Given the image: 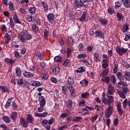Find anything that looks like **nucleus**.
<instances>
[{"instance_id": "obj_32", "label": "nucleus", "mask_w": 130, "mask_h": 130, "mask_svg": "<svg viewBox=\"0 0 130 130\" xmlns=\"http://www.w3.org/2000/svg\"><path fill=\"white\" fill-rule=\"evenodd\" d=\"M69 87H72L74 85V78L69 77L68 80Z\"/></svg>"}, {"instance_id": "obj_27", "label": "nucleus", "mask_w": 130, "mask_h": 130, "mask_svg": "<svg viewBox=\"0 0 130 130\" xmlns=\"http://www.w3.org/2000/svg\"><path fill=\"white\" fill-rule=\"evenodd\" d=\"M124 77L126 81L129 82L130 81V72L125 71L124 73Z\"/></svg>"}, {"instance_id": "obj_3", "label": "nucleus", "mask_w": 130, "mask_h": 130, "mask_svg": "<svg viewBox=\"0 0 130 130\" xmlns=\"http://www.w3.org/2000/svg\"><path fill=\"white\" fill-rule=\"evenodd\" d=\"M26 30L21 31L20 34H18V37L20 39V41L22 43H26Z\"/></svg>"}, {"instance_id": "obj_25", "label": "nucleus", "mask_w": 130, "mask_h": 130, "mask_svg": "<svg viewBox=\"0 0 130 130\" xmlns=\"http://www.w3.org/2000/svg\"><path fill=\"white\" fill-rule=\"evenodd\" d=\"M107 97L108 105H109V104L110 105V104L113 103V102H114V99L113 98V96L108 95V94Z\"/></svg>"}, {"instance_id": "obj_61", "label": "nucleus", "mask_w": 130, "mask_h": 130, "mask_svg": "<svg viewBox=\"0 0 130 130\" xmlns=\"http://www.w3.org/2000/svg\"><path fill=\"white\" fill-rule=\"evenodd\" d=\"M122 88V91L124 94H126L128 92V88L127 87L123 86Z\"/></svg>"}, {"instance_id": "obj_44", "label": "nucleus", "mask_w": 130, "mask_h": 130, "mask_svg": "<svg viewBox=\"0 0 130 130\" xmlns=\"http://www.w3.org/2000/svg\"><path fill=\"white\" fill-rule=\"evenodd\" d=\"M122 5V3H121V2H119V1H117L115 4L114 8L116 10H117V9H119V8H121Z\"/></svg>"}, {"instance_id": "obj_48", "label": "nucleus", "mask_w": 130, "mask_h": 130, "mask_svg": "<svg viewBox=\"0 0 130 130\" xmlns=\"http://www.w3.org/2000/svg\"><path fill=\"white\" fill-rule=\"evenodd\" d=\"M16 82L20 86V87H22L23 86V84H24V81H23V79L22 78H18L16 79Z\"/></svg>"}, {"instance_id": "obj_9", "label": "nucleus", "mask_w": 130, "mask_h": 130, "mask_svg": "<svg viewBox=\"0 0 130 130\" xmlns=\"http://www.w3.org/2000/svg\"><path fill=\"white\" fill-rule=\"evenodd\" d=\"M85 5H82L81 4V2L80 0H74L73 6L74 8H76V9H79V8H81V7H84Z\"/></svg>"}, {"instance_id": "obj_33", "label": "nucleus", "mask_w": 130, "mask_h": 130, "mask_svg": "<svg viewBox=\"0 0 130 130\" xmlns=\"http://www.w3.org/2000/svg\"><path fill=\"white\" fill-rule=\"evenodd\" d=\"M13 100L12 98H10L8 100L7 102H6V104L5 105V108L6 109H8L9 107L11 106V103H12V101Z\"/></svg>"}, {"instance_id": "obj_12", "label": "nucleus", "mask_w": 130, "mask_h": 130, "mask_svg": "<svg viewBox=\"0 0 130 130\" xmlns=\"http://www.w3.org/2000/svg\"><path fill=\"white\" fill-rule=\"evenodd\" d=\"M23 76L24 77H25V78H27V79L30 78H34V75L33 73L28 71H24L23 72Z\"/></svg>"}, {"instance_id": "obj_20", "label": "nucleus", "mask_w": 130, "mask_h": 130, "mask_svg": "<svg viewBox=\"0 0 130 130\" xmlns=\"http://www.w3.org/2000/svg\"><path fill=\"white\" fill-rule=\"evenodd\" d=\"M109 73V69H106L103 70L101 74V77H102V78H104V77H106L107 75Z\"/></svg>"}, {"instance_id": "obj_54", "label": "nucleus", "mask_w": 130, "mask_h": 130, "mask_svg": "<svg viewBox=\"0 0 130 130\" xmlns=\"http://www.w3.org/2000/svg\"><path fill=\"white\" fill-rule=\"evenodd\" d=\"M54 60L55 62H61V56H56Z\"/></svg>"}, {"instance_id": "obj_4", "label": "nucleus", "mask_w": 130, "mask_h": 130, "mask_svg": "<svg viewBox=\"0 0 130 130\" xmlns=\"http://www.w3.org/2000/svg\"><path fill=\"white\" fill-rule=\"evenodd\" d=\"M115 92V88L112 86V84H109L108 86L107 95H114Z\"/></svg>"}, {"instance_id": "obj_51", "label": "nucleus", "mask_w": 130, "mask_h": 130, "mask_svg": "<svg viewBox=\"0 0 130 130\" xmlns=\"http://www.w3.org/2000/svg\"><path fill=\"white\" fill-rule=\"evenodd\" d=\"M117 93L118 95H119L120 97L122 98V99H125L126 98L125 94H124V93L122 91H118Z\"/></svg>"}, {"instance_id": "obj_41", "label": "nucleus", "mask_w": 130, "mask_h": 130, "mask_svg": "<svg viewBox=\"0 0 130 130\" xmlns=\"http://www.w3.org/2000/svg\"><path fill=\"white\" fill-rule=\"evenodd\" d=\"M31 28L32 29V32H34V33H37V31L39 30V28H38V26L35 24H32Z\"/></svg>"}, {"instance_id": "obj_36", "label": "nucleus", "mask_w": 130, "mask_h": 130, "mask_svg": "<svg viewBox=\"0 0 130 130\" xmlns=\"http://www.w3.org/2000/svg\"><path fill=\"white\" fill-rule=\"evenodd\" d=\"M4 39L6 43H8L11 41V38L10 37V35L8 33H6L4 36Z\"/></svg>"}, {"instance_id": "obj_1", "label": "nucleus", "mask_w": 130, "mask_h": 130, "mask_svg": "<svg viewBox=\"0 0 130 130\" xmlns=\"http://www.w3.org/2000/svg\"><path fill=\"white\" fill-rule=\"evenodd\" d=\"M108 107L106 109V111L105 112V116L106 118H109L111 115H112V113H113V111H114V107L113 106H111L110 104L108 105Z\"/></svg>"}, {"instance_id": "obj_35", "label": "nucleus", "mask_w": 130, "mask_h": 130, "mask_svg": "<svg viewBox=\"0 0 130 130\" xmlns=\"http://www.w3.org/2000/svg\"><path fill=\"white\" fill-rule=\"evenodd\" d=\"M26 21H27V22H34L35 18H34V17L32 16L31 15L29 14L27 16Z\"/></svg>"}, {"instance_id": "obj_5", "label": "nucleus", "mask_w": 130, "mask_h": 130, "mask_svg": "<svg viewBox=\"0 0 130 130\" xmlns=\"http://www.w3.org/2000/svg\"><path fill=\"white\" fill-rule=\"evenodd\" d=\"M47 18L50 24H53L55 22V15L53 13H49L47 15Z\"/></svg>"}, {"instance_id": "obj_28", "label": "nucleus", "mask_w": 130, "mask_h": 130, "mask_svg": "<svg viewBox=\"0 0 130 130\" xmlns=\"http://www.w3.org/2000/svg\"><path fill=\"white\" fill-rule=\"evenodd\" d=\"M102 82L106 83V84H109L110 83V77L106 76L102 79Z\"/></svg>"}, {"instance_id": "obj_13", "label": "nucleus", "mask_w": 130, "mask_h": 130, "mask_svg": "<svg viewBox=\"0 0 130 130\" xmlns=\"http://www.w3.org/2000/svg\"><path fill=\"white\" fill-rule=\"evenodd\" d=\"M116 77L119 81H124V74L120 72L117 73Z\"/></svg>"}, {"instance_id": "obj_46", "label": "nucleus", "mask_w": 130, "mask_h": 130, "mask_svg": "<svg viewBox=\"0 0 130 130\" xmlns=\"http://www.w3.org/2000/svg\"><path fill=\"white\" fill-rule=\"evenodd\" d=\"M29 12L30 14L35 15V14H36V8L34 7H30L29 9Z\"/></svg>"}, {"instance_id": "obj_45", "label": "nucleus", "mask_w": 130, "mask_h": 130, "mask_svg": "<svg viewBox=\"0 0 130 130\" xmlns=\"http://www.w3.org/2000/svg\"><path fill=\"white\" fill-rule=\"evenodd\" d=\"M82 118H83L82 117H74L73 118V121H74V122H80V121L82 120Z\"/></svg>"}, {"instance_id": "obj_53", "label": "nucleus", "mask_w": 130, "mask_h": 130, "mask_svg": "<svg viewBox=\"0 0 130 130\" xmlns=\"http://www.w3.org/2000/svg\"><path fill=\"white\" fill-rule=\"evenodd\" d=\"M36 55L39 58L40 60L43 59V55L40 52H37Z\"/></svg>"}, {"instance_id": "obj_58", "label": "nucleus", "mask_w": 130, "mask_h": 130, "mask_svg": "<svg viewBox=\"0 0 130 130\" xmlns=\"http://www.w3.org/2000/svg\"><path fill=\"white\" fill-rule=\"evenodd\" d=\"M42 5L45 11V12H47L48 11V5L45 3V2H43Z\"/></svg>"}, {"instance_id": "obj_30", "label": "nucleus", "mask_w": 130, "mask_h": 130, "mask_svg": "<svg viewBox=\"0 0 130 130\" xmlns=\"http://www.w3.org/2000/svg\"><path fill=\"white\" fill-rule=\"evenodd\" d=\"M87 57L86 53H81L77 55V59H85Z\"/></svg>"}, {"instance_id": "obj_17", "label": "nucleus", "mask_w": 130, "mask_h": 130, "mask_svg": "<svg viewBox=\"0 0 130 130\" xmlns=\"http://www.w3.org/2000/svg\"><path fill=\"white\" fill-rule=\"evenodd\" d=\"M93 59L95 62H98V61H100V55H99V53L95 52L93 55Z\"/></svg>"}, {"instance_id": "obj_43", "label": "nucleus", "mask_w": 130, "mask_h": 130, "mask_svg": "<svg viewBox=\"0 0 130 130\" xmlns=\"http://www.w3.org/2000/svg\"><path fill=\"white\" fill-rule=\"evenodd\" d=\"M114 68H113V73L114 74H116L118 70V63L117 62H114Z\"/></svg>"}, {"instance_id": "obj_38", "label": "nucleus", "mask_w": 130, "mask_h": 130, "mask_svg": "<svg viewBox=\"0 0 130 130\" xmlns=\"http://www.w3.org/2000/svg\"><path fill=\"white\" fill-rule=\"evenodd\" d=\"M2 119H3L4 121H5V122L6 123H10L11 122V119L9 116H4L2 118Z\"/></svg>"}, {"instance_id": "obj_42", "label": "nucleus", "mask_w": 130, "mask_h": 130, "mask_svg": "<svg viewBox=\"0 0 130 130\" xmlns=\"http://www.w3.org/2000/svg\"><path fill=\"white\" fill-rule=\"evenodd\" d=\"M12 106L13 110H17L19 107V106H18V104H17V103L15 101L12 102Z\"/></svg>"}, {"instance_id": "obj_18", "label": "nucleus", "mask_w": 130, "mask_h": 130, "mask_svg": "<svg viewBox=\"0 0 130 130\" xmlns=\"http://www.w3.org/2000/svg\"><path fill=\"white\" fill-rule=\"evenodd\" d=\"M116 17L118 21H123L124 20V15L121 13L117 12Z\"/></svg>"}, {"instance_id": "obj_47", "label": "nucleus", "mask_w": 130, "mask_h": 130, "mask_svg": "<svg viewBox=\"0 0 130 130\" xmlns=\"http://www.w3.org/2000/svg\"><path fill=\"white\" fill-rule=\"evenodd\" d=\"M86 71V68L84 67H81L80 68H78V70H76L77 73H79L81 74V73H84Z\"/></svg>"}, {"instance_id": "obj_14", "label": "nucleus", "mask_w": 130, "mask_h": 130, "mask_svg": "<svg viewBox=\"0 0 130 130\" xmlns=\"http://www.w3.org/2000/svg\"><path fill=\"white\" fill-rule=\"evenodd\" d=\"M126 9L130 8V0H120Z\"/></svg>"}, {"instance_id": "obj_31", "label": "nucleus", "mask_w": 130, "mask_h": 130, "mask_svg": "<svg viewBox=\"0 0 130 130\" xmlns=\"http://www.w3.org/2000/svg\"><path fill=\"white\" fill-rule=\"evenodd\" d=\"M68 88L69 89L71 96L75 97V88H74V86H68Z\"/></svg>"}, {"instance_id": "obj_10", "label": "nucleus", "mask_w": 130, "mask_h": 130, "mask_svg": "<svg viewBox=\"0 0 130 130\" xmlns=\"http://www.w3.org/2000/svg\"><path fill=\"white\" fill-rule=\"evenodd\" d=\"M34 120H35V119L32 115L28 114L26 117V121L28 122V123L32 124L33 122H34Z\"/></svg>"}, {"instance_id": "obj_23", "label": "nucleus", "mask_w": 130, "mask_h": 130, "mask_svg": "<svg viewBox=\"0 0 130 130\" xmlns=\"http://www.w3.org/2000/svg\"><path fill=\"white\" fill-rule=\"evenodd\" d=\"M80 84L82 87H87L89 84V81L86 79H83L80 82Z\"/></svg>"}, {"instance_id": "obj_57", "label": "nucleus", "mask_w": 130, "mask_h": 130, "mask_svg": "<svg viewBox=\"0 0 130 130\" xmlns=\"http://www.w3.org/2000/svg\"><path fill=\"white\" fill-rule=\"evenodd\" d=\"M108 14H110V15H112L114 14V13H115V11L114 10V9L110 7L108 9Z\"/></svg>"}, {"instance_id": "obj_26", "label": "nucleus", "mask_w": 130, "mask_h": 130, "mask_svg": "<svg viewBox=\"0 0 130 130\" xmlns=\"http://www.w3.org/2000/svg\"><path fill=\"white\" fill-rule=\"evenodd\" d=\"M13 20L16 24H22V22H21V21H20V20H19V17H18V15H17V14H14Z\"/></svg>"}, {"instance_id": "obj_2", "label": "nucleus", "mask_w": 130, "mask_h": 130, "mask_svg": "<svg viewBox=\"0 0 130 130\" xmlns=\"http://www.w3.org/2000/svg\"><path fill=\"white\" fill-rule=\"evenodd\" d=\"M127 50H128V49H125L124 48L122 47H117L116 48V52L119 54V55H120L121 56H122L123 54H126V52H127Z\"/></svg>"}, {"instance_id": "obj_60", "label": "nucleus", "mask_w": 130, "mask_h": 130, "mask_svg": "<svg viewBox=\"0 0 130 130\" xmlns=\"http://www.w3.org/2000/svg\"><path fill=\"white\" fill-rule=\"evenodd\" d=\"M80 113L83 114V115L85 114H88V113H89V111L87 109L83 108L81 109Z\"/></svg>"}, {"instance_id": "obj_8", "label": "nucleus", "mask_w": 130, "mask_h": 130, "mask_svg": "<svg viewBox=\"0 0 130 130\" xmlns=\"http://www.w3.org/2000/svg\"><path fill=\"white\" fill-rule=\"evenodd\" d=\"M4 61L7 63V64H9V66H12L16 62V60H14L11 58H5L4 59Z\"/></svg>"}, {"instance_id": "obj_6", "label": "nucleus", "mask_w": 130, "mask_h": 130, "mask_svg": "<svg viewBox=\"0 0 130 130\" xmlns=\"http://www.w3.org/2000/svg\"><path fill=\"white\" fill-rule=\"evenodd\" d=\"M94 35H95V37H97V38L104 39V34L102 32V31L99 29L95 30L94 32Z\"/></svg>"}, {"instance_id": "obj_55", "label": "nucleus", "mask_w": 130, "mask_h": 130, "mask_svg": "<svg viewBox=\"0 0 130 130\" xmlns=\"http://www.w3.org/2000/svg\"><path fill=\"white\" fill-rule=\"evenodd\" d=\"M110 79L111 82H112V83H113L114 85H115V84L116 83V78L115 77V76L111 75Z\"/></svg>"}, {"instance_id": "obj_22", "label": "nucleus", "mask_w": 130, "mask_h": 130, "mask_svg": "<svg viewBox=\"0 0 130 130\" xmlns=\"http://www.w3.org/2000/svg\"><path fill=\"white\" fill-rule=\"evenodd\" d=\"M25 41L27 40H31L32 38V36L31 35V34L28 32L27 30H25Z\"/></svg>"}, {"instance_id": "obj_59", "label": "nucleus", "mask_w": 130, "mask_h": 130, "mask_svg": "<svg viewBox=\"0 0 130 130\" xmlns=\"http://www.w3.org/2000/svg\"><path fill=\"white\" fill-rule=\"evenodd\" d=\"M86 16H87V14L83 13L82 16L79 18V21H81V22H84V21L86 20Z\"/></svg>"}, {"instance_id": "obj_40", "label": "nucleus", "mask_w": 130, "mask_h": 130, "mask_svg": "<svg viewBox=\"0 0 130 130\" xmlns=\"http://www.w3.org/2000/svg\"><path fill=\"white\" fill-rule=\"evenodd\" d=\"M0 90H2V92H4V93H8L9 92L8 87L4 85H0Z\"/></svg>"}, {"instance_id": "obj_63", "label": "nucleus", "mask_w": 130, "mask_h": 130, "mask_svg": "<svg viewBox=\"0 0 130 130\" xmlns=\"http://www.w3.org/2000/svg\"><path fill=\"white\" fill-rule=\"evenodd\" d=\"M122 66L124 68H125V69H129V64L126 61L123 62Z\"/></svg>"}, {"instance_id": "obj_15", "label": "nucleus", "mask_w": 130, "mask_h": 130, "mask_svg": "<svg viewBox=\"0 0 130 130\" xmlns=\"http://www.w3.org/2000/svg\"><path fill=\"white\" fill-rule=\"evenodd\" d=\"M99 21L103 26H106L108 24V20L105 18H101L99 19Z\"/></svg>"}, {"instance_id": "obj_56", "label": "nucleus", "mask_w": 130, "mask_h": 130, "mask_svg": "<svg viewBox=\"0 0 130 130\" xmlns=\"http://www.w3.org/2000/svg\"><path fill=\"white\" fill-rule=\"evenodd\" d=\"M71 53H72V48L69 47L67 48V58H69L70 57V55H71Z\"/></svg>"}, {"instance_id": "obj_39", "label": "nucleus", "mask_w": 130, "mask_h": 130, "mask_svg": "<svg viewBox=\"0 0 130 130\" xmlns=\"http://www.w3.org/2000/svg\"><path fill=\"white\" fill-rule=\"evenodd\" d=\"M128 29H129V27H128V25L127 24H125L123 25L121 30L123 33H126V31H127Z\"/></svg>"}, {"instance_id": "obj_7", "label": "nucleus", "mask_w": 130, "mask_h": 130, "mask_svg": "<svg viewBox=\"0 0 130 130\" xmlns=\"http://www.w3.org/2000/svg\"><path fill=\"white\" fill-rule=\"evenodd\" d=\"M19 124L22 127H25V128L28 127V122L27 121H25V119L23 117L20 118Z\"/></svg>"}, {"instance_id": "obj_49", "label": "nucleus", "mask_w": 130, "mask_h": 130, "mask_svg": "<svg viewBox=\"0 0 130 130\" xmlns=\"http://www.w3.org/2000/svg\"><path fill=\"white\" fill-rule=\"evenodd\" d=\"M89 95H90V93H89V92H83L81 94V97L82 98H84V99H87V98L89 97Z\"/></svg>"}, {"instance_id": "obj_64", "label": "nucleus", "mask_w": 130, "mask_h": 130, "mask_svg": "<svg viewBox=\"0 0 130 130\" xmlns=\"http://www.w3.org/2000/svg\"><path fill=\"white\" fill-rule=\"evenodd\" d=\"M20 12L21 14H23V15H27V11L25 10V9L23 7H21V8L20 9Z\"/></svg>"}, {"instance_id": "obj_34", "label": "nucleus", "mask_w": 130, "mask_h": 130, "mask_svg": "<svg viewBox=\"0 0 130 130\" xmlns=\"http://www.w3.org/2000/svg\"><path fill=\"white\" fill-rule=\"evenodd\" d=\"M15 72L17 76L18 77H20L21 75H22V71L21 70V68L19 67H17L15 69Z\"/></svg>"}, {"instance_id": "obj_62", "label": "nucleus", "mask_w": 130, "mask_h": 130, "mask_svg": "<svg viewBox=\"0 0 130 130\" xmlns=\"http://www.w3.org/2000/svg\"><path fill=\"white\" fill-rule=\"evenodd\" d=\"M52 71L53 73H58L59 72V67H53L52 68Z\"/></svg>"}, {"instance_id": "obj_21", "label": "nucleus", "mask_w": 130, "mask_h": 130, "mask_svg": "<svg viewBox=\"0 0 130 130\" xmlns=\"http://www.w3.org/2000/svg\"><path fill=\"white\" fill-rule=\"evenodd\" d=\"M77 48L79 51H84L85 50V45L83 43H80L78 46Z\"/></svg>"}, {"instance_id": "obj_52", "label": "nucleus", "mask_w": 130, "mask_h": 130, "mask_svg": "<svg viewBox=\"0 0 130 130\" xmlns=\"http://www.w3.org/2000/svg\"><path fill=\"white\" fill-rule=\"evenodd\" d=\"M49 31H48V30L46 29L44 31V35L45 36L46 40H48V35H49Z\"/></svg>"}, {"instance_id": "obj_16", "label": "nucleus", "mask_w": 130, "mask_h": 130, "mask_svg": "<svg viewBox=\"0 0 130 130\" xmlns=\"http://www.w3.org/2000/svg\"><path fill=\"white\" fill-rule=\"evenodd\" d=\"M8 9H9V11H11V12H14V11H15V5L14 4V3L10 1L8 4Z\"/></svg>"}, {"instance_id": "obj_11", "label": "nucleus", "mask_w": 130, "mask_h": 130, "mask_svg": "<svg viewBox=\"0 0 130 130\" xmlns=\"http://www.w3.org/2000/svg\"><path fill=\"white\" fill-rule=\"evenodd\" d=\"M39 101L40 102V106H45L46 101H45V98H44V96H39Z\"/></svg>"}, {"instance_id": "obj_37", "label": "nucleus", "mask_w": 130, "mask_h": 130, "mask_svg": "<svg viewBox=\"0 0 130 130\" xmlns=\"http://www.w3.org/2000/svg\"><path fill=\"white\" fill-rule=\"evenodd\" d=\"M67 42L69 46H72V45H74V40L72 37H69L68 38Z\"/></svg>"}, {"instance_id": "obj_50", "label": "nucleus", "mask_w": 130, "mask_h": 130, "mask_svg": "<svg viewBox=\"0 0 130 130\" xmlns=\"http://www.w3.org/2000/svg\"><path fill=\"white\" fill-rule=\"evenodd\" d=\"M11 46L15 48H19V47H20V46L17 44V42L16 41H13L11 44Z\"/></svg>"}, {"instance_id": "obj_19", "label": "nucleus", "mask_w": 130, "mask_h": 130, "mask_svg": "<svg viewBox=\"0 0 130 130\" xmlns=\"http://www.w3.org/2000/svg\"><path fill=\"white\" fill-rule=\"evenodd\" d=\"M18 116V113L17 112H13L10 115V118L12 120L14 121H16V119H17V117Z\"/></svg>"}, {"instance_id": "obj_29", "label": "nucleus", "mask_w": 130, "mask_h": 130, "mask_svg": "<svg viewBox=\"0 0 130 130\" xmlns=\"http://www.w3.org/2000/svg\"><path fill=\"white\" fill-rule=\"evenodd\" d=\"M117 109L118 111L119 115L120 116H121L123 114V110H122V109H121V106H120L119 104L117 105Z\"/></svg>"}, {"instance_id": "obj_24", "label": "nucleus", "mask_w": 130, "mask_h": 130, "mask_svg": "<svg viewBox=\"0 0 130 130\" xmlns=\"http://www.w3.org/2000/svg\"><path fill=\"white\" fill-rule=\"evenodd\" d=\"M66 106L69 109H72L73 108V101L70 100L66 102Z\"/></svg>"}]
</instances>
